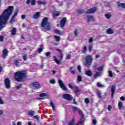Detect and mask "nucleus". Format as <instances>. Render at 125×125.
<instances>
[{
  "mask_svg": "<svg viewBox=\"0 0 125 125\" xmlns=\"http://www.w3.org/2000/svg\"><path fill=\"white\" fill-rule=\"evenodd\" d=\"M99 57H100V54H98L96 55V58H99Z\"/></svg>",
  "mask_w": 125,
  "mask_h": 125,
  "instance_id": "nucleus-61",
  "label": "nucleus"
},
{
  "mask_svg": "<svg viewBox=\"0 0 125 125\" xmlns=\"http://www.w3.org/2000/svg\"><path fill=\"white\" fill-rule=\"evenodd\" d=\"M85 103L87 104L88 103H89V100L88 99V98H86L85 99Z\"/></svg>",
  "mask_w": 125,
  "mask_h": 125,
  "instance_id": "nucleus-49",
  "label": "nucleus"
},
{
  "mask_svg": "<svg viewBox=\"0 0 125 125\" xmlns=\"http://www.w3.org/2000/svg\"><path fill=\"white\" fill-rule=\"evenodd\" d=\"M8 54V51L7 50V49L6 48L4 49L2 51V57L4 59L6 58Z\"/></svg>",
  "mask_w": 125,
  "mask_h": 125,
  "instance_id": "nucleus-9",
  "label": "nucleus"
},
{
  "mask_svg": "<svg viewBox=\"0 0 125 125\" xmlns=\"http://www.w3.org/2000/svg\"><path fill=\"white\" fill-rule=\"evenodd\" d=\"M39 52L41 53L42 51V48H39L38 49Z\"/></svg>",
  "mask_w": 125,
  "mask_h": 125,
  "instance_id": "nucleus-54",
  "label": "nucleus"
},
{
  "mask_svg": "<svg viewBox=\"0 0 125 125\" xmlns=\"http://www.w3.org/2000/svg\"><path fill=\"white\" fill-rule=\"evenodd\" d=\"M11 34H12V35H13L14 36L16 35V28H13L12 30Z\"/></svg>",
  "mask_w": 125,
  "mask_h": 125,
  "instance_id": "nucleus-30",
  "label": "nucleus"
},
{
  "mask_svg": "<svg viewBox=\"0 0 125 125\" xmlns=\"http://www.w3.org/2000/svg\"><path fill=\"white\" fill-rule=\"evenodd\" d=\"M18 12H19L18 10H17L15 12V14H14V15L13 16L12 18L11 19V21H10L11 24H13V23L15 22V21L14 20V18L16 17L17 15H18Z\"/></svg>",
  "mask_w": 125,
  "mask_h": 125,
  "instance_id": "nucleus-7",
  "label": "nucleus"
},
{
  "mask_svg": "<svg viewBox=\"0 0 125 125\" xmlns=\"http://www.w3.org/2000/svg\"><path fill=\"white\" fill-rule=\"evenodd\" d=\"M25 17H26V16H25V15H21V19H22V20L25 19Z\"/></svg>",
  "mask_w": 125,
  "mask_h": 125,
  "instance_id": "nucleus-59",
  "label": "nucleus"
},
{
  "mask_svg": "<svg viewBox=\"0 0 125 125\" xmlns=\"http://www.w3.org/2000/svg\"><path fill=\"white\" fill-rule=\"evenodd\" d=\"M22 58L24 61H26V60L28 59V57L27 56V54H23L22 56Z\"/></svg>",
  "mask_w": 125,
  "mask_h": 125,
  "instance_id": "nucleus-32",
  "label": "nucleus"
},
{
  "mask_svg": "<svg viewBox=\"0 0 125 125\" xmlns=\"http://www.w3.org/2000/svg\"><path fill=\"white\" fill-rule=\"evenodd\" d=\"M92 124L94 125H96L97 123H96V120L95 119L92 120Z\"/></svg>",
  "mask_w": 125,
  "mask_h": 125,
  "instance_id": "nucleus-47",
  "label": "nucleus"
},
{
  "mask_svg": "<svg viewBox=\"0 0 125 125\" xmlns=\"http://www.w3.org/2000/svg\"><path fill=\"white\" fill-rule=\"evenodd\" d=\"M120 99H121V100H122V101H125V97H124V96L121 97L120 98Z\"/></svg>",
  "mask_w": 125,
  "mask_h": 125,
  "instance_id": "nucleus-56",
  "label": "nucleus"
},
{
  "mask_svg": "<svg viewBox=\"0 0 125 125\" xmlns=\"http://www.w3.org/2000/svg\"><path fill=\"white\" fill-rule=\"evenodd\" d=\"M53 58L54 59L55 62L58 64V65H60L61 64V62H60V61L57 60V58H56V56H54Z\"/></svg>",
  "mask_w": 125,
  "mask_h": 125,
  "instance_id": "nucleus-22",
  "label": "nucleus"
},
{
  "mask_svg": "<svg viewBox=\"0 0 125 125\" xmlns=\"http://www.w3.org/2000/svg\"><path fill=\"white\" fill-rule=\"evenodd\" d=\"M81 69H82V67L81 66V65H78V72H79V73H81Z\"/></svg>",
  "mask_w": 125,
  "mask_h": 125,
  "instance_id": "nucleus-44",
  "label": "nucleus"
},
{
  "mask_svg": "<svg viewBox=\"0 0 125 125\" xmlns=\"http://www.w3.org/2000/svg\"><path fill=\"white\" fill-rule=\"evenodd\" d=\"M71 55L68 54L66 56V59H71Z\"/></svg>",
  "mask_w": 125,
  "mask_h": 125,
  "instance_id": "nucleus-51",
  "label": "nucleus"
},
{
  "mask_svg": "<svg viewBox=\"0 0 125 125\" xmlns=\"http://www.w3.org/2000/svg\"><path fill=\"white\" fill-rule=\"evenodd\" d=\"M85 75H86V76H88V77H91L92 72L90 70H87L85 71Z\"/></svg>",
  "mask_w": 125,
  "mask_h": 125,
  "instance_id": "nucleus-18",
  "label": "nucleus"
},
{
  "mask_svg": "<svg viewBox=\"0 0 125 125\" xmlns=\"http://www.w3.org/2000/svg\"><path fill=\"white\" fill-rule=\"evenodd\" d=\"M78 14H82V13H84L85 11L83 10H79L78 11Z\"/></svg>",
  "mask_w": 125,
  "mask_h": 125,
  "instance_id": "nucleus-38",
  "label": "nucleus"
},
{
  "mask_svg": "<svg viewBox=\"0 0 125 125\" xmlns=\"http://www.w3.org/2000/svg\"><path fill=\"white\" fill-rule=\"evenodd\" d=\"M106 33L107 34H111L114 33V31H113V29H112L111 28H109L107 29Z\"/></svg>",
  "mask_w": 125,
  "mask_h": 125,
  "instance_id": "nucleus-24",
  "label": "nucleus"
},
{
  "mask_svg": "<svg viewBox=\"0 0 125 125\" xmlns=\"http://www.w3.org/2000/svg\"><path fill=\"white\" fill-rule=\"evenodd\" d=\"M60 15V12L58 11L54 12L53 13V17L54 18L55 17H56V16H59Z\"/></svg>",
  "mask_w": 125,
  "mask_h": 125,
  "instance_id": "nucleus-21",
  "label": "nucleus"
},
{
  "mask_svg": "<svg viewBox=\"0 0 125 125\" xmlns=\"http://www.w3.org/2000/svg\"><path fill=\"white\" fill-rule=\"evenodd\" d=\"M3 103H4L3 102V101L2 100H1V99L0 97V104H3Z\"/></svg>",
  "mask_w": 125,
  "mask_h": 125,
  "instance_id": "nucleus-58",
  "label": "nucleus"
},
{
  "mask_svg": "<svg viewBox=\"0 0 125 125\" xmlns=\"http://www.w3.org/2000/svg\"><path fill=\"white\" fill-rule=\"evenodd\" d=\"M27 72L25 71H18L15 73L14 78L17 82H22L26 78Z\"/></svg>",
  "mask_w": 125,
  "mask_h": 125,
  "instance_id": "nucleus-2",
  "label": "nucleus"
},
{
  "mask_svg": "<svg viewBox=\"0 0 125 125\" xmlns=\"http://www.w3.org/2000/svg\"><path fill=\"white\" fill-rule=\"evenodd\" d=\"M74 92L77 95H80L81 93V89L79 88V87L76 86L74 88Z\"/></svg>",
  "mask_w": 125,
  "mask_h": 125,
  "instance_id": "nucleus-13",
  "label": "nucleus"
},
{
  "mask_svg": "<svg viewBox=\"0 0 125 125\" xmlns=\"http://www.w3.org/2000/svg\"><path fill=\"white\" fill-rule=\"evenodd\" d=\"M86 51H87V47H86V46H84L82 49V52L84 54L86 53Z\"/></svg>",
  "mask_w": 125,
  "mask_h": 125,
  "instance_id": "nucleus-27",
  "label": "nucleus"
},
{
  "mask_svg": "<svg viewBox=\"0 0 125 125\" xmlns=\"http://www.w3.org/2000/svg\"><path fill=\"white\" fill-rule=\"evenodd\" d=\"M3 38H4L3 36H0V42H3Z\"/></svg>",
  "mask_w": 125,
  "mask_h": 125,
  "instance_id": "nucleus-52",
  "label": "nucleus"
},
{
  "mask_svg": "<svg viewBox=\"0 0 125 125\" xmlns=\"http://www.w3.org/2000/svg\"><path fill=\"white\" fill-rule=\"evenodd\" d=\"M31 1V0H27L26 1V3L27 4H29V3H30V2Z\"/></svg>",
  "mask_w": 125,
  "mask_h": 125,
  "instance_id": "nucleus-62",
  "label": "nucleus"
},
{
  "mask_svg": "<svg viewBox=\"0 0 125 125\" xmlns=\"http://www.w3.org/2000/svg\"><path fill=\"white\" fill-rule=\"evenodd\" d=\"M99 98H101V92L100 91H98L97 93Z\"/></svg>",
  "mask_w": 125,
  "mask_h": 125,
  "instance_id": "nucleus-40",
  "label": "nucleus"
},
{
  "mask_svg": "<svg viewBox=\"0 0 125 125\" xmlns=\"http://www.w3.org/2000/svg\"><path fill=\"white\" fill-rule=\"evenodd\" d=\"M54 32V33H55V34H57V35H64V32H62L61 31L58 30L57 29L55 30Z\"/></svg>",
  "mask_w": 125,
  "mask_h": 125,
  "instance_id": "nucleus-19",
  "label": "nucleus"
},
{
  "mask_svg": "<svg viewBox=\"0 0 125 125\" xmlns=\"http://www.w3.org/2000/svg\"><path fill=\"white\" fill-rule=\"evenodd\" d=\"M46 56H49L50 55V52H48L45 53Z\"/></svg>",
  "mask_w": 125,
  "mask_h": 125,
  "instance_id": "nucleus-55",
  "label": "nucleus"
},
{
  "mask_svg": "<svg viewBox=\"0 0 125 125\" xmlns=\"http://www.w3.org/2000/svg\"><path fill=\"white\" fill-rule=\"evenodd\" d=\"M123 106V103L122 102H119L118 103V108L119 110H121L122 109V106Z\"/></svg>",
  "mask_w": 125,
  "mask_h": 125,
  "instance_id": "nucleus-35",
  "label": "nucleus"
},
{
  "mask_svg": "<svg viewBox=\"0 0 125 125\" xmlns=\"http://www.w3.org/2000/svg\"><path fill=\"white\" fill-rule=\"evenodd\" d=\"M49 82H50V83H52V84H55V83H56V81H55V80L54 79L50 80Z\"/></svg>",
  "mask_w": 125,
  "mask_h": 125,
  "instance_id": "nucleus-37",
  "label": "nucleus"
},
{
  "mask_svg": "<svg viewBox=\"0 0 125 125\" xmlns=\"http://www.w3.org/2000/svg\"><path fill=\"white\" fill-rule=\"evenodd\" d=\"M92 63V57L91 55H88L85 58V66L88 68Z\"/></svg>",
  "mask_w": 125,
  "mask_h": 125,
  "instance_id": "nucleus-4",
  "label": "nucleus"
},
{
  "mask_svg": "<svg viewBox=\"0 0 125 125\" xmlns=\"http://www.w3.org/2000/svg\"><path fill=\"white\" fill-rule=\"evenodd\" d=\"M50 105L51 106L53 110H55V105H54V104L52 102H51L50 103Z\"/></svg>",
  "mask_w": 125,
  "mask_h": 125,
  "instance_id": "nucleus-31",
  "label": "nucleus"
},
{
  "mask_svg": "<svg viewBox=\"0 0 125 125\" xmlns=\"http://www.w3.org/2000/svg\"><path fill=\"white\" fill-rule=\"evenodd\" d=\"M21 60L20 61L18 60H15L14 61V65H16L17 67H20L21 65Z\"/></svg>",
  "mask_w": 125,
  "mask_h": 125,
  "instance_id": "nucleus-12",
  "label": "nucleus"
},
{
  "mask_svg": "<svg viewBox=\"0 0 125 125\" xmlns=\"http://www.w3.org/2000/svg\"><path fill=\"white\" fill-rule=\"evenodd\" d=\"M62 97L63 98H64V99H66V100H68L69 101L72 100V96H71V95L69 94H64L62 95Z\"/></svg>",
  "mask_w": 125,
  "mask_h": 125,
  "instance_id": "nucleus-6",
  "label": "nucleus"
},
{
  "mask_svg": "<svg viewBox=\"0 0 125 125\" xmlns=\"http://www.w3.org/2000/svg\"><path fill=\"white\" fill-rule=\"evenodd\" d=\"M47 21H48V19L46 17L44 18L42 21L41 26L43 28V31H44L45 29L46 31L50 30V25H49Z\"/></svg>",
  "mask_w": 125,
  "mask_h": 125,
  "instance_id": "nucleus-3",
  "label": "nucleus"
},
{
  "mask_svg": "<svg viewBox=\"0 0 125 125\" xmlns=\"http://www.w3.org/2000/svg\"><path fill=\"white\" fill-rule=\"evenodd\" d=\"M117 4L118 6H121V7H123V8H125V3L118 2L117 3Z\"/></svg>",
  "mask_w": 125,
  "mask_h": 125,
  "instance_id": "nucleus-23",
  "label": "nucleus"
},
{
  "mask_svg": "<svg viewBox=\"0 0 125 125\" xmlns=\"http://www.w3.org/2000/svg\"><path fill=\"white\" fill-rule=\"evenodd\" d=\"M37 3H38V4H43V5H45V4H46V3L45 2L42 1H38Z\"/></svg>",
  "mask_w": 125,
  "mask_h": 125,
  "instance_id": "nucleus-34",
  "label": "nucleus"
},
{
  "mask_svg": "<svg viewBox=\"0 0 125 125\" xmlns=\"http://www.w3.org/2000/svg\"><path fill=\"white\" fill-rule=\"evenodd\" d=\"M70 71L71 72L72 74H75L76 71H75V67H71L70 68Z\"/></svg>",
  "mask_w": 125,
  "mask_h": 125,
  "instance_id": "nucleus-25",
  "label": "nucleus"
},
{
  "mask_svg": "<svg viewBox=\"0 0 125 125\" xmlns=\"http://www.w3.org/2000/svg\"><path fill=\"white\" fill-rule=\"evenodd\" d=\"M105 17L107 19H110V17H111V16L110 15V14H106L105 15Z\"/></svg>",
  "mask_w": 125,
  "mask_h": 125,
  "instance_id": "nucleus-43",
  "label": "nucleus"
},
{
  "mask_svg": "<svg viewBox=\"0 0 125 125\" xmlns=\"http://www.w3.org/2000/svg\"><path fill=\"white\" fill-rule=\"evenodd\" d=\"M87 20L88 22H90L91 21H94V18H93V17L90 16V15H88L87 16Z\"/></svg>",
  "mask_w": 125,
  "mask_h": 125,
  "instance_id": "nucleus-17",
  "label": "nucleus"
},
{
  "mask_svg": "<svg viewBox=\"0 0 125 125\" xmlns=\"http://www.w3.org/2000/svg\"><path fill=\"white\" fill-rule=\"evenodd\" d=\"M93 47L92 46V45H90L89 46V51H90V52H91L92 50V48Z\"/></svg>",
  "mask_w": 125,
  "mask_h": 125,
  "instance_id": "nucleus-42",
  "label": "nucleus"
},
{
  "mask_svg": "<svg viewBox=\"0 0 125 125\" xmlns=\"http://www.w3.org/2000/svg\"><path fill=\"white\" fill-rule=\"evenodd\" d=\"M40 16H41V14L40 12H38L33 15V19H38V18H40Z\"/></svg>",
  "mask_w": 125,
  "mask_h": 125,
  "instance_id": "nucleus-16",
  "label": "nucleus"
},
{
  "mask_svg": "<svg viewBox=\"0 0 125 125\" xmlns=\"http://www.w3.org/2000/svg\"><path fill=\"white\" fill-rule=\"evenodd\" d=\"M40 97H44V96H47V94L45 93H42L39 95Z\"/></svg>",
  "mask_w": 125,
  "mask_h": 125,
  "instance_id": "nucleus-33",
  "label": "nucleus"
},
{
  "mask_svg": "<svg viewBox=\"0 0 125 125\" xmlns=\"http://www.w3.org/2000/svg\"><path fill=\"white\" fill-rule=\"evenodd\" d=\"M107 110L108 111H111V110H112V105H109L107 107Z\"/></svg>",
  "mask_w": 125,
  "mask_h": 125,
  "instance_id": "nucleus-46",
  "label": "nucleus"
},
{
  "mask_svg": "<svg viewBox=\"0 0 125 125\" xmlns=\"http://www.w3.org/2000/svg\"><path fill=\"white\" fill-rule=\"evenodd\" d=\"M68 86H69V88H71V89H75V88L77 87V86L73 83L68 84Z\"/></svg>",
  "mask_w": 125,
  "mask_h": 125,
  "instance_id": "nucleus-20",
  "label": "nucleus"
},
{
  "mask_svg": "<svg viewBox=\"0 0 125 125\" xmlns=\"http://www.w3.org/2000/svg\"><path fill=\"white\" fill-rule=\"evenodd\" d=\"M57 50H58L59 52H60L61 53L62 52V50H61L60 49H57Z\"/></svg>",
  "mask_w": 125,
  "mask_h": 125,
  "instance_id": "nucleus-63",
  "label": "nucleus"
},
{
  "mask_svg": "<svg viewBox=\"0 0 125 125\" xmlns=\"http://www.w3.org/2000/svg\"><path fill=\"white\" fill-rule=\"evenodd\" d=\"M66 23H67V20L64 18L61 21V28H63L65 26Z\"/></svg>",
  "mask_w": 125,
  "mask_h": 125,
  "instance_id": "nucleus-11",
  "label": "nucleus"
},
{
  "mask_svg": "<svg viewBox=\"0 0 125 125\" xmlns=\"http://www.w3.org/2000/svg\"><path fill=\"white\" fill-rule=\"evenodd\" d=\"M34 119H36V120H37V121H39V116H34Z\"/></svg>",
  "mask_w": 125,
  "mask_h": 125,
  "instance_id": "nucleus-60",
  "label": "nucleus"
},
{
  "mask_svg": "<svg viewBox=\"0 0 125 125\" xmlns=\"http://www.w3.org/2000/svg\"><path fill=\"white\" fill-rule=\"evenodd\" d=\"M28 114V116H30V117H33L34 116V114H35V111H29Z\"/></svg>",
  "mask_w": 125,
  "mask_h": 125,
  "instance_id": "nucleus-26",
  "label": "nucleus"
},
{
  "mask_svg": "<svg viewBox=\"0 0 125 125\" xmlns=\"http://www.w3.org/2000/svg\"><path fill=\"white\" fill-rule=\"evenodd\" d=\"M115 89H116V86L115 85H113L112 86L111 89L112 98L114 97V93H115Z\"/></svg>",
  "mask_w": 125,
  "mask_h": 125,
  "instance_id": "nucleus-15",
  "label": "nucleus"
},
{
  "mask_svg": "<svg viewBox=\"0 0 125 125\" xmlns=\"http://www.w3.org/2000/svg\"><path fill=\"white\" fill-rule=\"evenodd\" d=\"M97 85L98 87H101V88L104 87V85L101 84V83H97Z\"/></svg>",
  "mask_w": 125,
  "mask_h": 125,
  "instance_id": "nucleus-36",
  "label": "nucleus"
},
{
  "mask_svg": "<svg viewBox=\"0 0 125 125\" xmlns=\"http://www.w3.org/2000/svg\"><path fill=\"white\" fill-rule=\"evenodd\" d=\"M31 5H35L36 4V0H32L31 1Z\"/></svg>",
  "mask_w": 125,
  "mask_h": 125,
  "instance_id": "nucleus-41",
  "label": "nucleus"
},
{
  "mask_svg": "<svg viewBox=\"0 0 125 125\" xmlns=\"http://www.w3.org/2000/svg\"><path fill=\"white\" fill-rule=\"evenodd\" d=\"M74 35H75V37H77L78 36V30H76L74 31Z\"/></svg>",
  "mask_w": 125,
  "mask_h": 125,
  "instance_id": "nucleus-53",
  "label": "nucleus"
},
{
  "mask_svg": "<svg viewBox=\"0 0 125 125\" xmlns=\"http://www.w3.org/2000/svg\"><path fill=\"white\" fill-rule=\"evenodd\" d=\"M95 11H96V7H93V8H92L90 9H88L86 11V13H87L88 14H89L90 13H93L94 12H95Z\"/></svg>",
  "mask_w": 125,
  "mask_h": 125,
  "instance_id": "nucleus-14",
  "label": "nucleus"
},
{
  "mask_svg": "<svg viewBox=\"0 0 125 125\" xmlns=\"http://www.w3.org/2000/svg\"><path fill=\"white\" fill-rule=\"evenodd\" d=\"M108 75L109 77H113V73H112V71L109 70Z\"/></svg>",
  "mask_w": 125,
  "mask_h": 125,
  "instance_id": "nucleus-45",
  "label": "nucleus"
},
{
  "mask_svg": "<svg viewBox=\"0 0 125 125\" xmlns=\"http://www.w3.org/2000/svg\"><path fill=\"white\" fill-rule=\"evenodd\" d=\"M31 85L33 86V87H35V88H41V84L39 82H34L32 83Z\"/></svg>",
  "mask_w": 125,
  "mask_h": 125,
  "instance_id": "nucleus-10",
  "label": "nucleus"
},
{
  "mask_svg": "<svg viewBox=\"0 0 125 125\" xmlns=\"http://www.w3.org/2000/svg\"><path fill=\"white\" fill-rule=\"evenodd\" d=\"M54 38L56 40V42H60V37L55 35Z\"/></svg>",
  "mask_w": 125,
  "mask_h": 125,
  "instance_id": "nucleus-28",
  "label": "nucleus"
},
{
  "mask_svg": "<svg viewBox=\"0 0 125 125\" xmlns=\"http://www.w3.org/2000/svg\"><path fill=\"white\" fill-rule=\"evenodd\" d=\"M5 85L6 88H10V80L9 79L7 78L4 81Z\"/></svg>",
  "mask_w": 125,
  "mask_h": 125,
  "instance_id": "nucleus-8",
  "label": "nucleus"
},
{
  "mask_svg": "<svg viewBox=\"0 0 125 125\" xmlns=\"http://www.w3.org/2000/svg\"><path fill=\"white\" fill-rule=\"evenodd\" d=\"M97 70L99 71L100 72H101L103 70V66H101L100 67L97 68Z\"/></svg>",
  "mask_w": 125,
  "mask_h": 125,
  "instance_id": "nucleus-39",
  "label": "nucleus"
},
{
  "mask_svg": "<svg viewBox=\"0 0 125 125\" xmlns=\"http://www.w3.org/2000/svg\"><path fill=\"white\" fill-rule=\"evenodd\" d=\"M13 9V6H9L0 16V30L5 27V25L7 23V20L9 19L10 15L12 14Z\"/></svg>",
  "mask_w": 125,
  "mask_h": 125,
  "instance_id": "nucleus-1",
  "label": "nucleus"
},
{
  "mask_svg": "<svg viewBox=\"0 0 125 125\" xmlns=\"http://www.w3.org/2000/svg\"><path fill=\"white\" fill-rule=\"evenodd\" d=\"M17 125H21V123H20V122H18L17 123Z\"/></svg>",
  "mask_w": 125,
  "mask_h": 125,
  "instance_id": "nucleus-64",
  "label": "nucleus"
},
{
  "mask_svg": "<svg viewBox=\"0 0 125 125\" xmlns=\"http://www.w3.org/2000/svg\"><path fill=\"white\" fill-rule=\"evenodd\" d=\"M78 81L79 82H81L82 81V77H81V76L79 75L78 76Z\"/></svg>",
  "mask_w": 125,
  "mask_h": 125,
  "instance_id": "nucleus-50",
  "label": "nucleus"
},
{
  "mask_svg": "<svg viewBox=\"0 0 125 125\" xmlns=\"http://www.w3.org/2000/svg\"><path fill=\"white\" fill-rule=\"evenodd\" d=\"M93 41V39L92 38H91L89 39V42L90 43V42H92V41Z\"/></svg>",
  "mask_w": 125,
  "mask_h": 125,
  "instance_id": "nucleus-57",
  "label": "nucleus"
},
{
  "mask_svg": "<svg viewBox=\"0 0 125 125\" xmlns=\"http://www.w3.org/2000/svg\"><path fill=\"white\" fill-rule=\"evenodd\" d=\"M58 83L61 87V88H62V89H63V90H67V87L65 86L64 85V83H63V82L59 79L58 80Z\"/></svg>",
  "mask_w": 125,
  "mask_h": 125,
  "instance_id": "nucleus-5",
  "label": "nucleus"
},
{
  "mask_svg": "<svg viewBox=\"0 0 125 125\" xmlns=\"http://www.w3.org/2000/svg\"><path fill=\"white\" fill-rule=\"evenodd\" d=\"M22 87V85L21 84H19V85L16 86V89H20V88H21Z\"/></svg>",
  "mask_w": 125,
  "mask_h": 125,
  "instance_id": "nucleus-48",
  "label": "nucleus"
},
{
  "mask_svg": "<svg viewBox=\"0 0 125 125\" xmlns=\"http://www.w3.org/2000/svg\"><path fill=\"white\" fill-rule=\"evenodd\" d=\"M100 72H96V73L94 75L95 79H97L99 77H100Z\"/></svg>",
  "mask_w": 125,
  "mask_h": 125,
  "instance_id": "nucleus-29",
  "label": "nucleus"
}]
</instances>
